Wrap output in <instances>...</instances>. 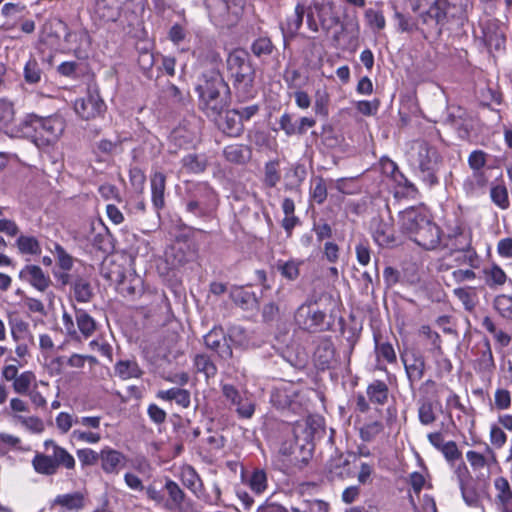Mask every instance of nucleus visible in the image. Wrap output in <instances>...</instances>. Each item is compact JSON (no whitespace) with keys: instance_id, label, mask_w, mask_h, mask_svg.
<instances>
[{"instance_id":"nucleus-21","label":"nucleus","mask_w":512,"mask_h":512,"mask_svg":"<svg viewBox=\"0 0 512 512\" xmlns=\"http://www.w3.org/2000/svg\"><path fill=\"white\" fill-rule=\"evenodd\" d=\"M298 443L297 426L292 423L282 422L277 426L275 444L282 456H291Z\"/></svg>"},{"instance_id":"nucleus-53","label":"nucleus","mask_w":512,"mask_h":512,"mask_svg":"<svg viewBox=\"0 0 512 512\" xmlns=\"http://www.w3.org/2000/svg\"><path fill=\"white\" fill-rule=\"evenodd\" d=\"M193 364L196 371L198 373H203L206 379L213 378L217 374V366L207 354H196L193 358Z\"/></svg>"},{"instance_id":"nucleus-30","label":"nucleus","mask_w":512,"mask_h":512,"mask_svg":"<svg viewBox=\"0 0 512 512\" xmlns=\"http://www.w3.org/2000/svg\"><path fill=\"white\" fill-rule=\"evenodd\" d=\"M313 9L319 19L321 28L325 32H329L334 26L339 23V18L333 13V3L328 1H314Z\"/></svg>"},{"instance_id":"nucleus-39","label":"nucleus","mask_w":512,"mask_h":512,"mask_svg":"<svg viewBox=\"0 0 512 512\" xmlns=\"http://www.w3.org/2000/svg\"><path fill=\"white\" fill-rule=\"evenodd\" d=\"M482 276L487 287L497 289L506 284L508 276L497 263H492L482 269Z\"/></svg>"},{"instance_id":"nucleus-40","label":"nucleus","mask_w":512,"mask_h":512,"mask_svg":"<svg viewBox=\"0 0 512 512\" xmlns=\"http://www.w3.org/2000/svg\"><path fill=\"white\" fill-rule=\"evenodd\" d=\"M298 397V393L291 387H278L271 393L270 402L277 409H290Z\"/></svg>"},{"instance_id":"nucleus-50","label":"nucleus","mask_w":512,"mask_h":512,"mask_svg":"<svg viewBox=\"0 0 512 512\" xmlns=\"http://www.w3.org/2000/svg\"><path fill=\"white\" fill-rule=\"evenodd\" d=\"M221 129L225 135L232 138L240 137L245 130L244 124L233 110L226 113Z\"/></svg>"},{"instance_id":"nucleus-26","label":"nucleus","mask_w":512,"mask_h":512,"mask_svg":"<svg viewBox=\"0 0 512 512\" xmlns=\"http://www.w3.org/2000/svg\"><path fill=\"white\" fill-rule=\"evenodd\" d=\"M19 278L40 292L46 291L52 283L49 275L40 266L33 264L24 266L19 272Z\"/></svg>"},{"instance_id":"nucleus-22","label":"nucleus","mask_w":512,"mask_h":512,"mask_svg":"<svg viewBox=\"0 0 512 512\" xmlns=\"http://www.w3.org/2000/svg\"><path fill=\"white\" fill-rule=\"evenodd\" d=\"M204 344L207 349L213 351L221 359L227 360L233 355V350L222 327H213L204 336Z\"/></svg>"},{"instance_id":"nucleus-54","label":"nucleus","mask_w":512,"mask_h":512,"mask_svg":"<svg viewBox=\"0 0 512 512\" xmlns=\"http://www.w3.org/2000/svg\"><path fill=\"white\" fill-rule=\"evenodd\" d=\"M247 485L254 494H263L268 488V477L266 471L261 468H255L247 480Z\"/></svg>"},{"instance_id":"nucleus-31","label":"nucleus","mask_w":512,"mask_h":512,"mask_svg":"<svg viewBox=\"0 0 512 512\" xmlns=\"http://www.w3.org/2000/svg\"><path fill=\"white\" fill-rule=\"evenodd\" d=\"M223 157L229 163L246 165L252 158V148L241 143L230 144L224 147Z\"/></svg>"},{"instance_id":"nucleus-8","label":"nucleus","mask_w":512,"mask_h":512,"mask_svg":"<svg viewBox=\"0 0 512 512\" xmlns=\"http://www.w3.org/2000/svg\"><path fill=\"white\" fill-rule=\"evenodd\" d=\"M442 157L437 148L422 141L417 147L415 165L419 170V178L428 187L439 184L438 171Z\"/></svg>"},{"instance_id":"nucleus-13","label":"nucleus","mask_w":512,"mask_h":512,"mask_svg":"<svg viewBox=\"0 0 512 512\" xmlns=\"http://www.w3.org/2000/svg\"><path fill=\"white\" fill-rule=\"evenodd\" d=\"M222 395L231 405L235 406V411L240 419H251L256 410V404L253 398L246 393L241 394L232 384H222Z\"/></svg>"},{"instance_id":"nucleus-64","label":"nucleus","mask_w":512,"mask_h":512,"mask_svg":"<svg viewBox=\"0 0 512 512\" xmlns=\"http://www.w3.org/2000/svg\"><path fill=\"white\" fill-rule=\"evenodd\" d=\"M252 53L261 58L262 56H270L276 49L271 38L268 36H259L251 44Z\"/></svg>"},{"instance_id":"nucleus-46","label":"nucleus","mask_w":512,"mask_h":512,"mask_svg":"<svg viewBox=\"0 0 512 512\" xmlns=\"http://www.w3.org/2000/svg\"><path fill=\"white\" fill-rule=\"evenodd\" d=\"M11 386L16 394L25 396L33 387L37 388L36 374L31 370H25L15 378Z\"/></svg>"},{"instance_id":"nucleus-56","label":"nucleus","mask_w":512,"mask_h":512,"mask_svg":"<svg viewBox=\"0 0 512 512\" xmlns=\"http://www.w3.org/2000/svg\"><path fill=\"white\" fill-rule=\"evenodd\" d=\"M43 71L35 57H30L23 68L24 81L29 85H36L42 79Z\"/></svg>"},{"instance_id":"nucleus-62","label":"nucleus","mask_w":512,"mask_h":512,"mask_svg":"<svg viewBox=\"0 0 512 512\" xmlns=\"http://www.w3.org/2000/svg\"><path fill=\"white\" fill-rule=\"evenodd\" d=\"M490 198L491 201L502 210H506L510 207L508 189L503 182L491 187Z\"/></svg>"},{"instance_id":"nucleus-29","label":"nucleus","mask_w":512,"mask_h":512,"mask_svg":"<svg viewBox=\"0 0 512 512\" xmlns=\"http://www.w3.org/2000/svg\"><path fill=\"white\" fill-rule=\"evenodd\" d=\"M93 17L100 22H115L120 17L118 0H96Z\"/></svg>"},{"instance_id":"nucleus-16","label":"nucleus","mask_w":512,"mask_h":512,"mask_svg":"<svg viewBox=\"0 0 512 512\" xmlns=\"http://www.w3.org/2000/svg\"><path fill=\"white\" fill-rule=\"evenodd\" d=\"M410 240L426 251H433L441 246L442 229L431 216Z\"/></svg>"},{"instance_id":"nucleus-34","label":"nucleus","mask_w":512,"mask_h":512,"mask_svg":"<svg viewBox=\"0 0 512 512\" xmlns=\"http://www.w3.org/2000/svg\"><path fill=\"white\" fill-rule=\"evenodd\" d=\"M335 357V347L329 337L321 339L314 352V360L321 370L330 368Z\"/></svg>"},{"instance_id":"nucleus-28","label":"nucleus","mask_w":512,"mask_h":512,"mask_svg":"<svg viewBox=\"0 0 512 512\" xmlns=\"http://www.w3.org/2000/svg\"><path fill=\"white\" fill-rule=\"evenodd\" d=\"M374 242L380 247H393L396 245L395 228L392 220L380 219L372 232Z\"/></svg>"},{"instance_id":"nucleus-42","label":"nucleus","mask_w":512,"mask_h":512,"mask_svg":"<svg viewBox=\"0 0 512 512\" xmlns=\"http://www.w3.org/2000/svg\"><path fill=\"white\" fill-rule=\"evenodd\" d=\"M71 292L78 303H89L94 297L90 281L82 276H76L71 282Z\"/></svg>"},{"instance_id":"nucleus-38","label":"nucleus","mask_w":512,"mask_h":512,"mask_svg":"<svg viewBox=\"0 0 512 512\" xmlns=\"http://www.w3.org/2000/svg\"><path fill=\"white\" fill-rule=\"evenodd\" d=\"M488 182L489 178L484 170L472 171V174L464 179L462 187L467 196H474L484 192Z\"/></svg>"},{"instance_id":"nucleus-3","label":"nucleus","mask_w":512,"mask_h":512,"mask_svg":"<svg viewBox=\"0 0 512 512\" xmlns=\"http://www.w3.org/2000/svg\"><path fill=\"white\" fill-rule=\"evenodd\" d=\"M66 128V121L60 114L39 116L26 114L17 126L19 136L30 140L38 148L55 145Z\"/></svg>"},{"instance_id":"nucleus-15","label":"nucleus","mask_w":512,"mask_h":512,"mask_svg":"<svg viewBox=\"0 0 512 512\" xmlns=\"http://www.w3.org/2000/svg\"><path fill=\"white\" fill-rule=\"evenodd\" d=\"M106 104L98 92H91L74 102V111L83 120L96 119L106 112Z\"/></svg>"},{"instance_id":"nucleus-37","label":"nucleus","mask_w":512,"mask_h":512,"mask_svg":"<svg viewBox=\"0 0 512 512\" xmlns=\"http://www.w3.org/2000/svg\"><path fill=\"white\" fill-rule=\"evenodd\" d=\"M73 309L78 335L80 334L84 339L92 337L98 327L96 320L85 309L78 308L75 305Z\"/></svg>"},{"instance_id":"nucleus-51","label":"nucleus","mask_w":512,"mask_h":512,"mask_svg":"<svg viewBox=\"0 0 512 512\" xmlns=\"http://www.w3.org/2000/svg\"><path fill=\"white\" fill-rule=\"evenodd\" d=\"M16 246L20 254L38 256L42 252V248L38 239L34 236L21 234L16 239Z\"/></svg>"},{"instance_id":"nucleus-14","label":"nucleus","mask_w":512,"mask_h":512,"mask_svg":"<svg viewBox=\"0 0 512 512\" xmlns=\"http://www.w3.org/2000/svg\"><path fill=\"white\" fill-rule=\"evenodd\" d=\"M409 387L414 389L415 385L422 380L426 371L425 357L421 352L411 349L400 353Z\"/></svg>"},{"instance_id":"nucleus-4","label":"nucleus","mask_w":512,"mask_h":512,"mask_svg":"<svg viewBox=\"0 0 512 512\" xmlns=\"http://www.w3.org/2000/svg\"><path fill=\"white\" fill-rule=\"evenodd\" d=\"M227 73L238 102H247L257 95L256 69L248 51L236 48L228 54Z\"/></svg>"},{"instance_id":"nucleus-9","label":"nucleus","mask_w":512,"mask_h":512,"mask_svg":"<svg viewBox=\"0 0 512 512\" xmlns=\"http://www.w3.org/2000/svg\"><path fill=\"white\" fill-rule=\"evenodd\" d=\"M294 321L300 329L310 333L323 332L330 327L326 322V313L313 300H307L296 309Z\"/></svg>"},{"instance_id":"nucleus-63","label":"nucleus","mask_w":512,"mask_h":512,"mask_svg":"<svg viewBox=\"0 0 512 512\" xmlns=\"http://www.w3.org/2000/svg\"><path fill=\"white\" fill-rule=\"evenodd\" d=\"M440 452L455 474V467H457L460 461H463L462 452L458 448L457 443L453 440L447 441Z\"/></svg>"},{"instance_id":"nucleus-19","label":"nucleus","mask_w":512,"mask_h":512,"mask_svg":"<svg viewBox=\"0 0 512 512\" xmlns=\"http://www.w3.org/2000/svg\"><path fill=\"white\" fill-rule=\"evenodd\" d=\"M101 420V416L75 417V425H81L92 430L84 431L81 429H74L72 431V437L77 441L85 442L88 444L99 443L102 439L101 433L99 432Z\"/></svg>"},{"instance_id":"nucleus-20","label":"nucleus","mask_w":512,"mask_h":512,"mask_svg":"<svg viewBox=\"0 0 512 512\" xmlns=\"http://www.w3.org/2000/svg\"><path fill=\"white\" fill-rule=\"evenodd\" d=\"M226 444V438L217 431H210L197 447V454L206 464H213Z\"/></svg>"},{"instance_id":"nucleus-11","label":"nucleus","mask_w":512,"mask_h":512,"mask_svg":"<svg viewBox=\"0 0 512 512\" xmlns=\"http://www.w3.org/2000/svg\"><path fill=\"white\" fill-rule=\"evenodd\" d=\"M375 370L388 373L387 365L397 363V354L393 344L381 329L373 328Z\"/></svg>"},{"instance_id":"nucleus-60","label":"nucleus","mask_w":512,"mask_h":512,"mask_svg":"<svg viewBox=\"0 0 512 512\" xmlns=\"http://www.w3.org/2000/svg\"><path fill=\"white\" fill-rule=\"evenodd\" d=\"M15 117L14 104L6 98H0V131L7 132Z\"/></svg>"},{"instance_id":"nucleus-33","label":"nucleus","mask_w":512,"mask_h":512,"mask_svg":"<svg viewBox=\"0 0 512 512\" xmlns=\"http://www.w3.org/2000/svg\"><path fill=\"white\" fill-rule=\"evenodd\" d=\"M151 201L154 208L160 211L165 206L166 176L156 171L150 177Z\"/></svg>"},{"instance_id":"nucleus-2","label":"nucleus","mask_w":512,"mask_h":512,"mask_svg":"<svg viewBox=\"0 0 512 512\" xmlns=\"http://www.w3.org/2000/svg\"><path fill=\"white\" fill-rule=\"evenodd\" d=\"M483 446V451H466L467 463L460 461L455 467L462 498L470 507L479 506L491 476V469L499 465L496 451L488 443H484Z\"/></svg>"},{"instance_id":"nucleus-52","label":"nucleus","mask_w":512,"mask_h":512,"mask_svg":"<svg viewBox=\"0 0 512 512\" xmlns=\"http://www.w3.org/2000/svg\"><path fill=\"white\" fill-rule=\"evenodd\" d=\"M309 196L311 201L318 205H322L327 200V185L325 179L322 176H316L311 179Z\"/></svg>"},{"instance_id":"nucleus-24","label":"nucleus","mask_w":512,"mask_h":512,"mask_svg":"<svg viewBox=\"0 0 512 512\" xmlns=\"http://www.w3.org/2000/svg\"><path fill=\"white\" fill-rule=\"evenodd\" d=\"M494 504L500 512H512V485L502 475L493 479Z\"/></svg>"},{"instance_id":"nucleus-10","label":"nucleus","mask_w":512,"mask_h":512,"mask_svg":"<svg viewBox=\"0 0 512 512\" xmlns=\"http://www.w3.org/2000/svg\"><path fill=\"white\" fill-rule=\"evenodd\" d=\"M443 249L448 250L449 255L461 254L455 257L458 265H468L471 268L480 267V256L473 246V235L462 237H444Z\"/></svg>"},{"instance_id":"nucleus-5","label":"nucleus","mask_w":512,"mask_h":512,"mask_svg":"<svg viewBox=\"0 0 512 512\" xmlns=\"http://www.w3.org/2000/svg\"><path fill=\"white\" fill-rule=\"evenodd\" d=\"M195 91L198 94L199 109L208 117H216L226 108V97L221 91L229 93V86L219 69L213 67L203 71L198 77Z\"/></svg>"},{"instance_id":"nucleus-35","label":"nucleus","mask_w":512,"mask_h":512,"mask_svg":"<svg viewBox=\"0 0 512 512\" xmlns=\"http://www.w3.org/2000/svg\"><path fill=\"white\" fill-rule=\"evenodd\" d=\"M156 398L166 402H175L182 409H188L191 405V393L189 390L172 387L166 390H159Z\"/></svg>"},{"instance_id":"nucleus-57","label":"nucleus","mask_w":512,"mask_h":512,"mask_svg":"<svg viewBox=\"0 0 512 512\" xmlns=\"http://www.w3.org/2000/svg\"><path fill=\"white\" fill-rule=\"evenodd\" d=\"M281 180L279 160H270L264 165L263 185L267 188H274Z\"/></svg>"},{"instance_id":"nucleus-48","label":"nucleus","mask_w":512,"mask_h":512,"mask_svg":"<svg viewBox=\"0 0 512 512\" xmlns=\"http://www.w3.org/2000/svg\"><path fill=\"white\" fill-rule=\"evenodd\" d=\"M302 260L289 259V260H278L276 268L280 275L288 281H296L300 276V267L303 265Z\"/></svg>"},{"instance_id":"nucleus-27","label":"nucleus","mask_w":512,"mask_h":512,"mask_svg":"<svg viewBox=\"0 0 512 512\" xmlns=\"http://www.w3.org/2000/svg\"><path fill=\"white\" fill-rule=\"evenodd\" d=\"M475 369L485 375L491 376L495 369L496 363L493 356L489 339L485 338L478 346V355L475 360Z\"/></svg>"},{"instance_id":"nucleus-43","label":"nucleus","mask_w":512,"mask_h":512,"mask_svg":"<svg viewBox=\"0 0 512 512\" xmlns=\"http://www.w3.org/2000/svg\"><path fill=\"white\" fill-rule=\"evenodd\" d=\"M366 394L370 403L383 406L388 402L389 387L385 381L376 379L368 384Z\"/></svg>"},{"instance_id":"nucleus-58","label":"nucleus","mask_w":512,"mask_h":512,"mask_svg":"<svg viewBox=\"0 0 512 512\" xmlns=\"http://www.w3.org/2000/svg\"><path fill=\"white\" fill-rule=\"evenodd\" d=\"M453 295L463 304L466 311L472 312L477 304V295L469 286L458 287L453 290Z\"/></svg>"},{"instance_id":"nucleus-55","label":"nucleus","mask_w":512,"mask_h":512,"mask_svg":"<svg viewBox=\"0 0 512 512\" xmlns=\"http://www.w3.org/2000/svg\"><path fill=\"white\" fill-rule=\"evenodd\" d=\"M366 25L373 33H379L386 27V18L380 9L368 8L364 12Z\"/></svg>"},{"instance_id":"nucleus-23","label":"nucleus","mask_w":512,"mask_h":512,"mask_svg":"<svg viewBox=\"0 0 512 512\" xmlns=\"http://www.w3.org/2000/svg\"><path fill=\"white\" fill-rule=\"evenodd\" d=\"M100 467L107 475H117L127 463L126 455L110 446H104L100 450Z\"/></svg>"},{"instance_id":"nucleus-18","label":"nucleus","mask_w":512,"mask_h":512,"mask_svg":"<svg viewBox=\"0 0 512 512\" xmlns=\"http://www.w3.org/2000/svg\"><path fill=\"white\" fill-rule=\"evenodd\" d=\"M69 51H71L78 59H86L92 45V39L87 29L79 28L72 31L67 29L64 36Z\"/></svg>"},{"instance_id":"nucleus-17","label":"nucleus","mask_w":512,"mask_h":512,"mask_svg":"<svg viewBox=\"0 0 512 512\" xmlns=\"http://www.w3.org/2000/svg\"><path fill=\"white\" fill-rule=\"evenodd\" d=\"M197 254L195 247L191 246L186 236H179L165 252L166 261L173 267L179 268L193 260Z\"/></svg>"},{"instance_id":"nucleus-12","label":"nucleus","mask_w":512,"mask_h":512,"mask_svg":"<svg viewBox=\"0 0 512 512\" xmlns=\"http://www.w3.org/2000/svg\"><path fill=\"white\" fill-rule=\"evenodd\" d=\"M430 217L423 205L410 206L398 214L400 231L410 239Z\"/></svg>"},{"instance_id":"nucleus-36","label":"nucleus","mask_w":512,"mask_h":512,"mask_svg":"<svg viewBox=\"0 0 512 512\" xmlns=\"http://www.w3.org/2000/svg\"><path fill=\"white\" fill-rule=\"evenodd\" d=\"M483 37L486 45L499 49L505 45L504 30L497 20H489L483 26Z\"/></svg>"},{"instance_id":"nucleus-59","label":"nucleus","mask_w":512,"mask_h":512,"mask_svg":"<svg viewBox=\"0 0 512 512\" xmlns=\"http://www.w3.org/2000/svg\"><path fill=\"white\" fill-rule=\"evenodd\" d=\"M493 308L499 316L512 321V293L496 295L493 300Z\"/></svg>"},{"instance_id":"nucleus-6","label":"nucleus","mask_w":512,"mask_h":512,"mask_svg":"<svg viewBox=\"0 0 512 512\" xmlns=\"http://www.w3.org/2000/svg\"><path fill=\"white\" fill-rule=\"evenodd\" d=\"M44 452H36L31 460V465L37 474L44 476L55 475L60 468L73 471L76 468L74 456L52 439L43 443Z\"/></svg>"},{"instance_id":"nucleus-47","label":"nucleus","mask_w":512,"mask_h":512,"mask_svg":"<svg viewBox=\"0 0 512 512\" xmlns=\"http://www.w3.org/2000/svg\"><path fill=\"white\" fill-rule=\"evenodd\" d=\"M390 180L393 181L397 188H399L397 193L401 194L405 198L414 199L419 194V190L416 185L411 182L400 169L391 176Z\"/></svg>"},{"instance_id":"nucleus-32","label":"nucleus","mask_w":512,"mask_h":512,"mask_svg":"<svg viewBox=\"0 0 512 512\" xmlns=\"http://www.w3.org/2000/svg\"><path fill=\"white\" fill-rule=\"evenodd\" d=\"M68 25L58 17L48 18L41 28V38L44 41L57 42L64 38Z\"/></svg>"},{"instance_id":"nucleus-41","label":"nucleus","mask_w":512,"mask_h":512,"mask_svg":"<svg viewBox=\"0 0 512 512\" xmlns=\"http://www.w3.org/2000/svg\"><path fill=\"white\" fill-rule=\"evenodd\" d=\"M7 321L11 337L14 342L18 343L25 340L30 335L29 323L17 312H9L7 315Z\"/></svg>"},{"instance_id":"nucleus-44","label":"nucleus","mask_w":512,"mask_h":512,"mask_svg":"<svg viewBox=\"0 0 512 512\" xmlns=\"http://www.w3.org/2000/svg\"><path fill=\"white\" fill-rule=\"evenodd\" d=\"M182 484L194 493L197 497H200V493L203 490V482L197 473L196 469L191 465L183 466L180 473Z\"/></svg>"},{"instance_id":"nucleus-7","label":"nucleus","mask_w":512,"mask_h":512,"mask_svg":"<svg viewBox=\"0 0 512 512\" xmlns=\"http://www.w3.org/2000/svg\"><path fill=\"white\" fill-rule=\"evenodd\" d=\"M219 195L207 182L189 183L185 192L186 212L205 221L216 217Z\"/></svg>"},{"instance_id":"nucleus-1","label":"nucleus","mask_w":512,"mask_h":512,"mask_svg":"<svg viewBox=\"0 0 512 512\" xmlns=\"http://www.w3.org/2000/svg\"><path fill=\"white\" fill-rule=\"evenodd\" d=\"M467 18L466 5L451 0H434L417 20L398 10L394 12L399 32L411 34L418 31L426 40L438 39L443 30L451 26H463Z\"/></svg>"},{"instance_id":"nucleus-25","label":"nucleus","mask_w":512,"mask_h":512,"mask_svg":"<svg viewBox=\"0 0 512 512\" xmlns=\"http://www.w3.org/2000/svg\"><path fill=\"white\" fill-rule=\"evenodd\" d=\"M305 12V5L297 3L294 8V13L291 16H287L285 22L280 25L284 48H287L290 41L297 36L303 24Z\"/></svg>"},{"instance_id":"nucleus-61","label":"nucleus","mask_w":512,"mask_h":512,"mask_svg":"<svg viewBox=\"0 0 512 512\" xmlns=\"http://www.w3.org/2000/svg\"><path fill=\"white\" fill-rule=\"evenodd\" d=\"M207 164L205 156L195 153L188 154L182 159V165L189 173H202L206 170Z\"/></svg>"},{"instance_id":"nucleus-49","label":"nucleus","mask_w":512,"mask_h":512,"mask_svg":"<svg viewBox=\"0 0 512 512\" xmlns=\"http://www.w3.org/2000/svg\"><path fill=\"white\" fill-rule=\"evenodd\" d=\"M114 369L116 375L123 380L139 378L143 374L135 360H120L115 364Z\"/></svg>"},{"instance_id":"nucleus-45","label":"nucleus","mask_w":512,"mask_h":512,"mask_svg":"<svg viewBox=\"0 0 512 512\" xmlns=\"http://www.w3.org/2000/svg\"><path fill=\"white\" fill-rule=\"evenodd\" d=\"M231 298L237 306L244 310L253 309L258 306V299L255 293L243 286L235 287L231 291Z\"/></svg>"}]
</instances>
